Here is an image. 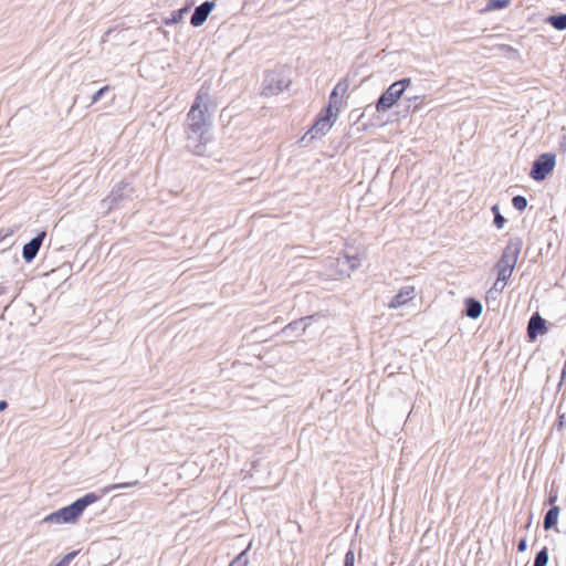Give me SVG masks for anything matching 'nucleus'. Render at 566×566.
Segmentation results:
<instances>
[{
	"mask_svg": "<svg viewBox=\"0 0 566 566\" xmlns=\"http://www.w3.org/2000/svg\"><path fill=\"white\" fill-rule=\"evenodd\" d=\"M210 95L208 88H201L187 115V138L188 147L193 154L202 155L207 139L205 134L209 127L208 104Z\"/></svg>",
	"mask_w": 566,
	"mask_h": 566,
	"instance_id": "f257e3e1",
	"label": "nucleus"
},
{
	"mask_svg": "<svg viewBox=\"0 0 566 566\" xmlns=\"http://www.w3.org/2000/svg\"><path fill=\"white\" fill-rule=\"evenodd\" d=\"M99 499L95 493H87L77 499L71 505L62 507L43 518V523H74L82 515L84 510Z\"/></svg>",
	"mask_w": 566,
	"mask_h": 566,
	"instance_id": "f03ea898",
	"label": "nucleus"
},
{
	"mask_svg": "<svg viewBox=\"0 0 566 566\" xmlns=\"http://www.w3.org/2000/svg\"><path fill=\"white\" fill-rule=\"evenodd\" d=\"M522 250V241L517 238L510 239L500 260L495 264L500 282H507L512 276Z\"/></svg>",
	"mask_w": 566,
	"mask_h": 566,
	"instance_id": "7ed1b4c3",
	"label": "nucleus"
},
{
	"mask_svg": "<svg viewBox=\"0 0 566 566\" xmlns=\"http://www.w3.org/2000/svg\"><path fill=\"white\" fill-rule=\"evenodd\" d=\"M411 85V78L406 77L392 83L378 98L376 109L386 112L391 108L403 95L407 87Z\"/></svg>",
	"mask_w": 566,
	"mask_h": 566,
	"instance_id": "20e7f679",
	"label": "nucleus"
},
{
	"mask_svg": "<svg viewBox=\"0 0 566 566\" xmlns=\"http://www.w3.org/2000/svg\"><path fill=\"white\" fill-rule=\"evenodd\" d=\"M290 85V81L279 72H268L264 76L262 93L266 96L277 95Z\"/></svg>",
	"mask_w": 566,
	"mask_h": 566,
	"instance_id": "39448f33",
	"label": "nucleus"
},
{
	"mask_svg": "<svg viewBox=\"0 0 566 566\" xmlns=\"http://www.w3.org/2000/svg\"><path fill=\"white\" fill-rule=\"evenodd\" d=\"M338 117V113L335 111L328 112V107H326L317 118V120L314 123L312 128L308 130L310 134H312V137H321L326 135L333 125L335 124L336 119Z\"/></svg>",
	"mask_w": 566,
	"mask_h": 566,
	"instance_id": "423d86ee",
	"label": "nucleus"
},
{
	"mask_svg": "<svg viewBox=\"0 0 566 566\" xmlns=\"http://www.w3.org/2000/svg\"><path fill=\"white\" fill-rule=\"evenodd\" d=\"M554 167L555 156L548 153L543 154L534 161L531 170V177L537 181L544 180Z\"/></svg>",
	"mask_w": 566,
	"mask_h": 566,
	"instance_id": "0eeeda50",
	"label": "nucleus"
},
{
	"mask_svg": "<svg viewBox=\"0 0 566 566\" xmlns=\"http://www.w3.org/2000/svg\"><path fill=\"white\" fill-rule=\"evenodd\" d=\"M335 263L337 266H340L335 277L343 279L350 276V273L356 271L361 265V259L358 254L349 255L345 253L344 258L336 259Z\"/></svg>",
	"mask_w": 566,
	"mask_h": 566,
	"instance_id": "6e6552de",
	"label": "nucleus"
},
{
	"mask_svg": "<svg viewBox=\"0 0 566 566\" xmlns=\"http://www.w3.org/2000/svg\"><path fill=\"white\" fill-rule=\"evenodd\" d=\"M349 88V82L348 80L344 78L339 81L336 86L333 88L331 95H329V103H328V112L335 111L339 113L343 97L346 95Z\"/></svg>",
	"mask_w": 566,
	"mask_h": 566,
	"instance_id": "1a4fd4ad",
	"label": "nucleus"
},
{
	"mask_svg": "<svg viewBox=\"0 0 566 566\" xmlns=\"http://www.w3.org/2000/svg\"><path fill=\"white\" fill-rule=\"evenodd\" d=\"M132 192V187L126 182H118L114 186L111 195L103 200V203L107 205V209H112L116 206L120 200L127 198Z\"/></svg>",
	"mask_w": 566,
	"mask_h": 566,
	"instance_id": "9d476101",
	"label": "nucleus"
},
{
	"mask_svg": "<svg viewBox=\"0 0 566 566\" xmlns=\"http://www.w3.org/2000/svg\"><path fill=\"white\" fill-rule=\"evenodd\" d=\"M416 297V289L412 285L402 286L388 303L389 308H399Z\"/></svg>",
	"mask_w": 566,
	"mask_h": 566,
	"instance_id": "9b49d317",
	"label": "nucleus"
},
{
	"mask_svg": "<svg viewBox=\"0 0 566 566\" xmlns=\"http://www.w3.org/2000/svg\"><path fill=\"white\" fill-rule=\"evenodd\" d=\"M213 8H214L213 1H205L203 3L198 6L191 15V19H190L191 25H193L196 28L202 25L207 21L208 17L211 13Z\"/></svg>",
	"mask_w": 566,
	"mask_h": 566,
	"instance_id": "f8f14e48",
	"label": "nucleus"
},
{
	"mask_svg": "<svg viewBox=\"0 0 566 566\" xmlns=\"http://www.w3.org/2000/svg\"><path fill=\"white\" fill-rule=\"evenodd\" d=\"M45 235L46 233L42 231L23 245L22 256L27 262H31L36 256Z\"/></svg>",
	"mask_w": 566,
	"mask_h": 566,
	"instance_id": "ddd939ff",
	"label": "nucleus"
},
{
	"mask_svg": "<svg viewBox=\"0 0 566 566\" xmlns=\"http://www.w3.org/2000/svg\"><path fill=\"white\" fill-rule=\"evenodd\" d=\"M546 331V322L538 314L531 317L527 325V335L531 339H535L539 333Z\"/></svg>",
	"mask_w": 566,
	"mask_h": 566,
	"instance_id": "4468645a",
	"label": "nucleus"
},
{
	"mask_svg": "<svg viewBox=\"0 0 566 566\" xmlns=\"http://www.w3.org/2000/svg\"><path fill=\"white\" fill-rule=\"evenodd\" d=\"M482 313V304L474 300V298H468L465 301V314L470 318H478Z\"/></svg>",
	"mask_w": 566,
	"mask_h": 566,
	"instance_id": "2eb2a0df",
	"label": "nucleus"
},
{
	"mask_svg": "<svg viewBox=\"0 0 566 566\" xmlns=\"http://www.w3.org/2000/svg\"><path fill=\"white\" fill-rule=\"evenodd\" d=\"M559 515V509L558 506H553L548 512L546 513L544 517V528L545 531H548L549 528L554 527L557 523Z\"/></svg>",
	"mask_w": 566,
	"mask_h": 566,
	"instance_id": "dca6fc26",
	"label": "nucleus"
},
{
	"mask_svg": "<svg viewBox=\"0 0 566 566\" xmlns=\"http://www.w3.org/2000/svg\"><path fill=\"white\" fill-rule=\"evenodd\" d=\"M547 21L557 30L566 29V14L551 15Z\"/></svg>",
	"mask_w": 566,
	"mask_h": 566,
	"instance_id": "f3484780",
	"label": "nucleus"
},
{
	"mask_svg": "<svg viewBox=\"0 0 566 566\" xmlns=\"http://www.w3.org/2000/svg\"><path fill=\"white\" fill-rule=\"evenodd\" d=\"M511 0H488L485 11H493L509 7Z\"/></svg>",
	"mask_w": 566,
	"mask_h": 566,
	"instance_id": "a211bd4d",
	"label": "nucleus"
},
{
	"mask_svg": "<svg viewBox=\"0 0 566 566\" xmlns=\"http://www.w3.org/2000/svg\"><path fill=\"white\" fill-rule=\"evenodd\" d=\"M189 10V7H185L182 9H179L177 11H174L169 19L166 20V24H172L178 23L182 20L184 14H186Z\"/></svg>",
	"mask_w": 566,
	"mask_h": 566,
	"instance_id": "6ab92c4d",
	"label": "nucleus"
},
{
	"mask_svg": "<svg viewBox=\"0 0 566 566\" xmlns=\"http://www.w3.org/2000/svg\"><path fill=\"white\" fill-rule=\"evenodd\" d=\"M492 212L494 214V224L497 229H502L506 222L505 218L500 213V209L497 205L492 207Z\"/></svg>",
	"mask_w": 566,
	"mask_h": 566,
	"instance_id": "aec40b11",
	"label": "nucleus"
},
{
	"mask_svg": "<svg viewBox=\"0 0 566 566\" xmlns=\"http://www.w3.org/2000/svg\"><path fill=\"white\" fill-rule=\"evenodd\" d=\"M548 563V553L546 548H543L541 552L537 553L534 566H546Z\"/></svg>",
	"mask_w": 566,
	"mask_h": 566,
	"instance_id": "412c9836",
	"label": "nucleus"
},
{
	"mask_svg": "<svg viewBox=\"0 0 566 566\" xmlns=\"http://www.w3.org/2000/svg\"><path fill=\"white\" fill-rule=\"evenodd\" d=\"M512 205L516 210L523 211L527 206V200L523 196H515L512 199Z\"/></svg>",
	"mask_w": 566,
	"mask_h": 566,
	"instance_id": "4be33fe9",
	"label": "nucleus"
},
{
	"mask_svg": "<svg viewBox=\"0 0 566 566\" xmlns=\"http://www.w3.org/2000/svg\"><path fill=\"white\" fill-rule=\"evenodd\" d=\"M247 549L240 553L229 566H248Z\"/></svg>",
	"mask_w": 566,
	"mask_h": 566,
	"instance_id": "5701e85b",
	"label": "nucleus"
},
{
	"mask_svg": "<svg viewBox=\"0 0 566 566\" xmlns=\"http://www.w3.org/2000/svg\"><path fill=\"white\" fill-rule=\"evenodd\" d=\"M109 91V86L105 85L104 87L99 88L93 96L88 104V106H92L93 104L97 103L104 95Z\"/></svg>",
	"mask_w": 566,
	"mask_h": 566,
	"instance_id": "b1692460",
	"label": "nucleus"
},
{
	"mask_svg": "<svg viewBox=\"0 0 566 566\" xmlns=\"http://www.w3.org/2000/svg\"><path fill=\"white\" fill-rule=\"evenodd\" d=\"M78 554V551L66 554L57 564L54 566H69L72 559Z\"/></svg>",
	"mask_w": 566,
	"mask_h": 566,
	"instance_id": "393cba45",
	"label": "nucleus"
},
{
	"mask_svg": "<svg viewBox=\"0 0 566 566\" xmlns=\"http://www.w3.org/2000/svg\"><path fill=\"white\" fill-rule=\"evenodd\" d=\"M137 483H138L137 481H134V482H129V483H119V484L108 485L107 491L111 492V491L118 490V489L134 486Z\"/></svg>",
	"mask_w": 566,
	"mask_h": 566,
	"instance_id": "a878e982",
	"label": "nucleus"
},
{
	"mask_svg": "<svg viewBox=\"0 0 566 566\" xmlns=\"http://www.w3.org/2000/svg\"><path fill=\"white\" fill-rule=\"evenodd\" d=\"M355 563V554L353 551H348L345 555V563L346 566H354Z\"/></svg>",
	"mask_w": 566,
	"mask_h": 566,
	"instance_id": "bb28decb",
	"label": "nucleus"
},
{
	"mask_svg": "<svg viewBox=\"0 0 566 566\" xmlns=\"http://www.w3.org/2000/svg\"><path fill=\"white\" fill-rule=\"evenodd\" d=\"M304 319H300V321H294L290 324H287L284 328H283V333H286L287 331H292V329H297L300 327V325L303 323Z\"/></svg>",
	"mask_w": 566,
	"mask_h": 566,
	"instance_id": "cd10ccee",
	"label": "nucleus"
},
{
	"mask_svg": "<svg viewBox=\"0 0 566 566\" xmlns=\"http://www.w3.org/2000/svg\"><path fill=\"white\" fill-rule=\"evenodd\" d=\"M506 285V282H500L499 277L496 279L495 283L493 284V290L497 292H502Z\"/></svg>",
	"mask_w": 566,
	"mask_h": 566,
	"instance_id": "c85d7f7f",
	"label": "nucleus"
},
{
	"mask_svg": "<svg viewBox=\"0 0 566 566\" xmlns=\"http://www.w3.org/2000/svg\"><path fill=\"white\" fill-rule=\"evenodd\" d=\"M517 549L518 552H524L526 549V541L524 538L518 542Z\"/></svg>",
	"mask_w": 566,
	"mask_h": 566,
	"instance_id": "c756f323",
	"label": "nucleus"
},
{
	"mask_svg": "<svg viewBox=\"0 0 566 566\" xmlns=\"http://www.w3.org/2000/svg\"><path fill=\"white\" fill-rule=\"evenodd\" d=\"M7 407H8L7 401L1 400V401H0V412H1V411H3Z\"/></svg>",
	"mask_w": 566,
	"mask_h": 566,
	"instance_id": "7c9ffc66",
	"label": "nucleus"
},
{
	"mask_svg": "<svg viewBox=\"0 0 566 566\" xmlns=\"http://www.w3.org/2000/svg\"><path fill=\"white\" fill-rule=\"evenodd\" d=\"M419 98H420L419 96H413V97H408V101L412 102V101H416V99H419Z\"/></svg>",
	"mask_w": 566,
	"mask_h": 566,
	"instance_id": "2f4dec72",
	"label": "nucleus"
},
{
	"mask_svg": "<svg viewBox=\"0 0 566 566\" xmlns=\"http://www.w3.org/2000/svg\"><path fill=\"white\" fill-rule=\"evenodd\" d=\"M555 501V497H549V502H554Z\"/></svg>",
	"mask_w": 566,
	"mask_h": 566,
	"instance_id": "473e14b6",
	"label": "nucleus"
}]
</instances>
